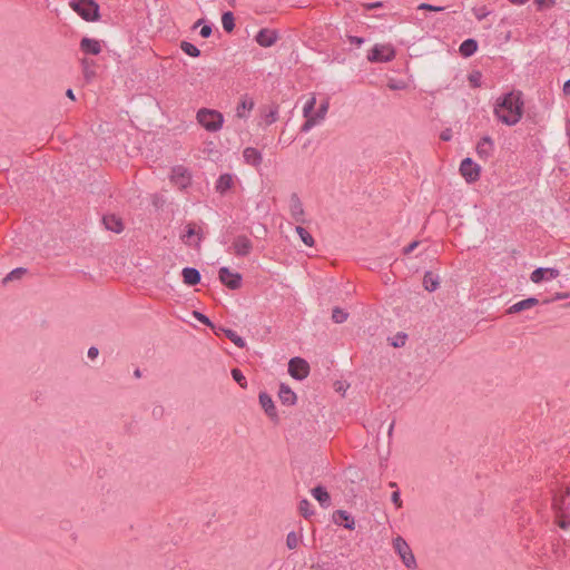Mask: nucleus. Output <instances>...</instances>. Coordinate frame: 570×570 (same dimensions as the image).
<instances>
[{
  "label": "nucleus",
  "instance_id": "nucleus-1",
  "mask_svg": "<svg viewBox=\"0 0 570 570\" xmlns=\"http://www.w3.org/2000/svg\"><path fill=\"white\" fill-rule=\"evenodd\" d=\"M523 95L519 90H512L497 99L494 105V115L502 124L507 126L517 125L523 115Z\"/></svg>",
  "mask_w": 570,
  "mask_h": 570
},
{
  "label": "nucleus",
  "instance_id": "nucleus-2",
  "mask_svg": "<svg viewBox=\"0 0 570 570\" xmlns=\"http://www.w3.org/2000/svg\"><path fill=\"white\" fill-rule=\"evenodd\" d=\"M552 508L557 524L563 529H570V488L559 495H554Z\"/></svg>",
  "mask_w": 570,
  "mask_h": 570
},
{
  "label": "nucleus",
  "instance_id": "nucleus-3",
  "mask_svg": "<svg viewBox=\"0 0 570 570\" xmlns=\"http://www.w3.org/2000/svg\"><path fill=\"white\" fill-rule=\"evenodd\" d=\"M198 124L209 132H216L223 128L224 116L220 111L208 108H200L197 111Z\"/></svg>",
  "mask_w": 570,
  "mask_h": 570
},
{
  "label": "nucleus",
  "instance_id": "nucleus-4",
  "mask_svg": "<svg viewBox=\"0 0 570 570\" xmlns=\"http://www.w3.org/2000/svg\"><path fill=\"white\" fill-rule=\"evenodd\" d=\"M70 7L86 21L99 19V6L95 0H71Z\"/></svg>",
  "mask_w": 570,
  "mask_h": 570
},
{
  "label": "nucleus",
  "instance_id": "nucleus-5",
  "mask_svg": "<svg viewBox=\"0 0 570 570\" xmlns=\"http://www.w3.org/2000/svg\"><path fill=\"white\" fill-rule=\"evenodd\" d=\"M205 237V233L196 223H187L185 226V232L180 235L181 242L187 246H193L195 248H200V243Z\"/></svg>",
  "mask_w": 570,
  "mask_h": 570
},
{
  "label": "nucleus",
  "instance_id": "nucleus-6",
  "mask_svg": "<svg viewBox=\"0 0 570 570\" xmlns=\"http://www.w3.org/2000/svg\"><path fill=\"white\" fill-rule=\"evenodd\" d=\"M395 58V50L392 45L376 43L370 50L367 60L370 62H390Z\"/></svg>",
  "mask_w": 570,
  "mask_h": 570
},
{
  "label": "nucleus",
  "instance_id": "nucleus-7",
  "mask_svg": "<svg viewBox=\"0 0 570 570\" xmlns=\"http://www.w3.org/2000/svg\"><path fill=\"white\" fill-rule=\"evenodd\" d=\"M393 548L406 568H416L415 557L410 546L402 537H396L393 539Z\"/></svg>",
  "mask_w": 570,
  "mask_h": 570
},
{
  "label": "nucleus",
  "instance_id": "nucleus-8",
  "mask_svg": "<svg viewBox=\"0 0 570 570\" xmlns=\"http://www.w3.org/2000/svg\"><path fill=\"white\" fill-rule=\"evenodd\" d=\"M288 373L293 379L302 381L307 377L309 365L304 358L293 357L288 363Z\"/></svg>",
  "mask_w": 570,
  "mask_h": 570
},
{
  "label": "nucleus",
  "instance_id": "nucleus-9",
  "mask_svg": "<svg viewBox=\"0 0 570 570\" xmlns=\"http://www.w3.org/2000/svg\"><path fill=\"white\" fill-rule=\"evenodd\" d=\"M460 173L471 184L480 178L481 168L471 158L466 157L460 164Z\"/></svg>",
  "mask_w": 570,
  "mask_h": 570
},
{
  "label": "nucleus",
  "instance_id": "nucleus-10",
  "mask_svg": "<svg viewBox=\"0 0 570 570\" xmlns=\"http://www.w3.org/2000/svg\"><path fill=\"white\" fill-rule=\"evenodd\" d=\"M328 108V100L322 101L316 112H314L313 117H311L309 120H305V122L302 125L301 131L308 132L312 128L320 125L325 119Z\"/></svg>",
  "mask_w": 570,
  "mask_h": 570
},
{
  "label": "nucleus",
  "instance_id": "nucleus-11",
  "mask_svg": "<svg viewBox=\"0 0 570 570\" xmlns=\"http://www.w3.org/2000/svg\"><path fill=\"white\" fill-rule=\"evenodd\" d=\"M289 214L294 222L298 224L306 223L304 206L297 194L291 195Z\"/></svg>",
  "mask_w": 570,
  "mask_h": 570
},
{
  "label": "nucleus",
  "instance_id": "nucleus-12",
  "mask_svg": "<svg viewBox=\"0 0 570 570\" xmlns=\"http://www.w3.org/2000/svg\"><path fill=\"white\" fill-rule=\"evenodd\" d=\"M219 281L230 289H237L242 285V275L232 272L228 267H220Z\"/></svg>",
  "mask_w": 570,
  "mask_h": 570
},
{
  "label": "nucleus",
  "instance_id": "nucleus-13",
  "mask_svg": "<svg viewBox=\"0 0 570 570\" xmlns=\"http://www.w3.org/2000/svg\"><path fill=\"white\" fill-rule=\"evenodd\" d=\"M232 249L236 256L245 257L252 253L253 243L247 236L239 235L234 238Z\"/></svg>",
  "mask_w": 570,
  "mask_h": 570
},
{
  "label": "nucleus",
  "instance_id": "nucleus-14",
  "mask_svg": "<svg viewBox=\"0 0 570 570\" xmlns=\"http://www.w3.org/2000/svg\"><path fill=\"white\" fill-rule=\"evenodd\" d=\"M170 179L180 189H184L187 186H189L190 180H191V175H190L189 170L187 168H185L184 166H175L171 169Z\"/></svg>",
  "mask_w": 570,
  "mask_h": 570
},
{
  "label": "nucleus",
  "instance_id": "nucleus-15",
  "mask_svg": "<svg viewBox=\"0 0 570 570\" xmlns=\"http://www.w3.org/2000/svg\"><path fill=\"white\" fill-rule=\"evenodd\" d=\"M560 275V272L559 269L557 268H551V267H548V268H544V267H538L535 268L531 275H530V281L532 283H540L542 281H551V279H556L558 276Z\"/></svg>",
  "mask_w": 570,
  "mask_h": 570
},
{
  "label": "nucleus",
  "instance_id": "nucleus-16",
  "mask_svg": "<svg viewBox=\"0 0 570 570\" xmlns=\"http://www.w3.org/2000/svg\"><path fill=\"white\" fill-rule=\"evenodd\" d=\"M277 39L278 33L275 30L266 28L261 29L255 37L256 42L264 48L272 47L273 45H275Z\"/></svg>",
  "mask_w": 570,
  "mask_h": 570
},
{
  "label": "nucleus",
  "instance_id": "nucleus-17",
  "mask_svg": "<svg viewBox=\"0 0 570 570\" xmlns=\"http://www.w3.org/2000/svg\"><path fill=\"white\" fill-rule=\"evenodd\" d=\"M494 151V142L491 137L484 136L476 145V155L481 159H489Z\"/></svg>",
  "mask_w": 570,
  "mask_h": 570
},
{
  "label": "nucleus",
  "instance_id": "nucleus-18",
  "mask_svg": "<svg viewBox=\"0 0 570 570\" xmlns=\"http://www.w3.org/2000/svg\"><path fill=\"white\" fill-rule=\"evenodd\" d=\"M244 161L253 167H259L263 161L262 153L254 147H246L243 150Z\"/></svg>",
  "mask_w": 570,
  "mask_h": 570
},
{
  "label": "nucleus",
  "instance_id": "nucleus-19",
  "mask_svg": "<svg viewBox=\"0 0 570 570\" xmlns=\"http://www.w3.org/2000/svg\"><path fill=\"white\" fill-rule=\"evenodd\" d=\"M333 521L336 524H343L345 529L354 530L355 529V520L354 518L345 510H336L333 513Z\"/></svg>",
  "mask_w": 570,
  "mask_h": 570
},
{
  "label": "nucleus",
  "instance_id": "nucleus-20",
  "mask_svg": "<svg viewBox=\"0 0 570 570\" xmlns=\"http://www.w3.org/2000/svg\"><path fill=\"white\" fill-rule=\"evenodd\" d=\"M80 49L85 53L97 56L101 52L102 48L100 41L85 37L80 41Z\"/></svg>",
  "mask_w": 570,
  "mask_h": 570
},
{
  "label": "nucleus",
  "instance_id": "nucleus-21",
  "mask_svg": "<svg viewBox=\"0 0 570 570\" xmlns=\"http://www.w3.org/2000/svg\"><path fill=\"white\" fill-rule=\"evenodd\" d=\"M102 224L106 229L111 230L114 233H121L124 230L122 220L116 215H105L102 217Z\"/></svg>",
  "mask_w": 570,
  "mask_h": 570
},
{
  "label": "nucleus",
  "instance_id": "nucleus-22",
  "mask_svg": "<svg viewBox=\"0 0 570 570\" xmlns=\"http://www.w3.org/2000/svg\"><path fill=\"white\" fill-rule=\"evenodd\" d=\"M278 397L284 405H294L297 400L293 390L284 383L279 385Z\"/></svg>",
  "mask_w": 570,
  "mask_h": 570
},
{
  "label": "nucleus",
  "instance_id": "nucleus-23",
  "mask_svg": "<svg viewBox=\"0 0 570 570\" xmlns=\"http://www.w3.org/2000/svg\"><path fill=\"white\" fill-rule=\"evenodd\" d=\"M259 404L264 409L265 413L272 417H277L276 407L274 405L273 399L266 392L259 393Z\"/></svg>",
  "mask_w": 570,
  "mask_h": 570
},
{
  "label": "nucleus",
  "instance_id": "nucleus-24",
  "mask_svg": "<svg viewBox=\"0 0 570 570\" xmlns=\"http://www.w3.org/2000/svg\"><path fill=\"white\" fill-rule=\"evenodd\" d=\"M183 279L186 285L194 286L200 282V273L197 268L185 267L181 271Z\"/></svg>",
  "mask_w": 570,
  "mask_h": 570
},
{
  "label": "nucleus",
  "instance_id": "nucleus-25",
  "mask_svg": "<svg viewBox=\"0 0 570 570\" xmlns=\"http://www.w3.org/2000/svg\"><path fill=\"white\" fill-rule=\"evenodd\" d=\"M312 495L314 497L315 500H317L320 502V504L323 508H328L331 505V497L324 487H322V485L315 487L312 490Z\"/></svg>",
  "mask_w": 570,
  "mask_h": 570
},
{
  "label": "nucleus",
  "instance_id": "nucleus-26",
  "mask_svg": "<svg viewBox=\"0 0 570 570\" xmlns=\"http://www.w3.org/2000/svg\"><path fill=\"white\" fill-rule=\"evenodd\" d=\"M233 184V176L230 174H223L216 180L215 189L223 195L232 188Z\"/></svg>",
  "mask_w": 570,
  "mask_h": 570
},
{
  "label": "nucleus",
  "instance_id": "nucleus-27",
  "mask_svg": "<svg viewBox=\"0 0 570 570\" xmlns=\"http://www.w3.org/2000/svg\"><path fill=\"white\" fill-rule=\"evenodd\" d=\"M539 301L534 297H529L527 299L520 301L518 303H514L512 306L509 307L508 313L514 314L522 312L524 309L531 308L535 305H538Z\"/></svg>",
  "mask_w": 570,
  "mask_h": 570
},
{
  "label": "nucleus",
  "instance_id": "nucleus-28",
  "mask_svg": "<svg viewBox=\"0 0 570 570\" xmlns=\"http://www.w3.org/2000/svg\"><path fill=\"white\" fill-rule=\"evenodd\" d=\"M254 108V101L250 98L243 97L236 108V116L242 119L247 118V112Z\"/></svg>",
  "mask_w": 570,
  "mask_h": 570
},
{
  "label": "nucleus",
  "instance_id": "nucleus-29",
  "mask_svg": "<svg viewBox=\"0 0 570 570\" xmlns=\"http://www.w3.org/2000/svg\"><path fill=\"white\" fill-rule=\"evenodd\" d=\"M478 50V42L474 39L464 40L459 48L460 53L463 57H471Z\"/></svg>",
  "mask_w": 570,
  "mask_h": 570
},
{
  "label": "nucleus",
  "instance_id": "nucleus-30",
  "mask_svg": "<svg viewBox=\"0 0 570 570\" xmlns=\"http://www.w3.org/2000/svg\"><path fill=\"white\" fill-rule=\"evenodd\" d=\"M423 286L429 292H434L439 287V278L432 272H426L423 277Z\"/></svg>",
  "mask_w": 570,
  "mask_h": 570
},
{
  "label": "nucleus",
  "instance_id": "nucleus-31",
  "mask_svg": "<svg viewBox=\"0 0 570 570\" xmlns=\"http://www.w3.org/2000/svg\"><path fill=\"white\" fill-rule=\"evenodd\" d=\"M315 106H316V97L313 95L311 96L306 102L304 104V107H303V117L305 118V120H309L311 117H313L314 115V109H315Z\"/></svg>",
  "mask_w": 570,
  "mask_h": 570
},
{
  "label": "nucleus",
  "instance_id": "nucleus-32",
  "mask_svg": "<svg viewBox=\"0 0 570 570\" xmlns=\"http://www.w3.org/2000/svg\"><path fill=\"white\" fill-rule=\"evenodd\" d=\"M295 232L297 233V235L299 236L301 240L308 247H312L314 246V238L313 236L308 233L307 229H305L303 226L298 225L296 226L295 228Z\"/></svg>",
  "mask_w": 570,
  "mask_h": 570
},
{
  "label": "nucleus",
  "instance_id": "nucleus-33",
  "mask_svg": "<svg viewBox=\"0 0 570 570\" xmlns=\"http://www.w3.org/2000/svg\"><path fill=\"white\" fill-rule=\"evenodd\" d=\"M224 334L238 347L243 348L246 346L245 340L239 336L235 331L230 328H223Z\"/></svg>",
  "mask_w": 570,
  "mask_h": 570
},
{
  "label": "nucleus",
  "instance_id": "nucleus-34",
  "mask_svg": "<svg viewBox=\"0 0 570 570\" xmlns=\"http://www.w3.org/2000/svg\"><path fill=\"white\" fill-rule=\"evenodd\" d=\"M222 24L226 32H232L235 28V18L233 12L226 11L222 16Z\"/></svg>",
  "mask_w": 570,
  "mask_h": 570
},
{
  "label": "nucleus",
  "instance_id": "nucleus-35",
  "mask_svg": "<svg viewBox=\"0 0 570 570\" xmlns=\"http://www.w3.org/2000/svg\"><path fill=\"white\" fill-rule=\"evenodd\" d=\"M180 49L190 57L196 58L200 56V50L188 41H181Z\"/></svg>",
  "mask_w": 570,
  "mask_h": 570
},
{
  "label": "nucleus",
  "instance_id": "nucleus-36",
  "mask_svg": "<svg viewBox=\"0 0 570 570\" xmlns=\"http://www.w3.org/2000/svg\"><path fill=\"white\" fill-rule=\"evenodd\" d=\"M347 317H348V313H346L342 308H340V307L333 308L332 320L334 321V323L342 324L347 320Z\"/></svg>",
  "mask_w": 570,
  "mask_h": 570
},
{
  "label": "nucleus",
  "instance_id": "nucleus-37",
  "mask_svg": "<svg viewBox=\"0 0 570 570\" xmlns=\"http://www.w3.org/2000/svg\"><path fill=\"white\" fill-rule=\"evenodd\" d=\"M298 509H299L301 514L304 518H308L314 513V511L312 509V504L307 499L301 500Z\"/></svg>",
  "mask_w": 570,
  "mask_h": 570
},
{
  "label": "nucleus",
  "instance_id": "nucleus-38",
  "mask_svg": "<svg viewBox=\"0 0 570 570\" xmlns=\"http://www.w3.org/2000/svg\"><path fill=\"white\" fill-rule=\"evenodd\" d=\"M232 376L238 383V385L240 387H243V389L247 387V380L239 368H233Z\"/></svg>",
  "mask_w": 570,
  "mask_h": 570
},
{
  "label": "nucleus",
  "instance_id": "nucleus-39",
  "mask_svg": "<svg viewBox=\"0 0 570 570\" xmlns=\"http://www.w3.org/2000/svg\"><path fill=\"white\" fill-rule=\"evenodd\" d=\"M299 543V537L296 532L291 531L286 537V546L289 550L296 549Z\"/></svg>",
  "mask_w": 570,
  "mask_h": 570
},
{
  "label": "nucleus",
  "instance_id": "nucleus-40",
  "mask_svg": "<svg viewBox=\"0 0 570 570\" xmlns=\"http://www.w3.org/2000/svg\"><path fill=\"white\" fill-rule=\"evenodd\" d=\"M26 273V269L24 268H14L13 271H11L4 278H3V283H8L9 281H13V279H18L20 278L23 274Z\"/></svg>",
  "mask_w": 570,
  "mask_h": 570
},
{
  "label": "nucleus",
  "instance_id": "nucleus-41",
  "mask_svg": "<svg viewBox=\"0 0 570 570\" xmlns=\"http://www.w3.org/2000/svg\"><path fill=\"white\" fill-rule=\"evenodd\" d=\"M193 315L200 323H203V324H205L207 326H213V323L210 322V320L206 315H204L203 313H200L198 311H194Z\"/></svg>",
  "mask_w": 570,
  "mask_h": 570
},
{
  "label": "nucleus",
  "instance_id": "nucleus-42",
  "mask_svg": "<svg viewBox=\"0 0 570 570\" xmlns=\"http://www.w3.org/2000/svg\"><path fill=\"white\" fill-rule=\"evenodd\" d=\"M419 10H429V11H435V12H440V11H443L444 8L443 7H439V6H433V4H430V3H421L419 4L417 7Z\"/></svg>",
  "mask_w": 570,
  "mask_h": 570
},
{
  "label": "nucleus",
  "instance_id": "nucleus-43",
  "mask_svg": "<svg viewBox=\"0 0 570 570\" xmlns=\"http://www.w3.org/2000/svg\"><path fill=\"white\" fill-rule=\"evenodd\" d=\"M406 337H407V336H406V334H404V333H399V334L395 336L394 341L391 343V344H392V346H394V347H401V346H403V345L405 344Z\"/></svg>",
  "mask_w": 570,
  "mask_h": 570
},
{
  "label": "nucleus",
  "instance_id": "nucleus-44",
  "mask_svg": "<svg viewBox=\"0 0 570 570\" xmlns=\"http://www.w3.org/2000/svg\"><path fill=\"white\" fill-rule=\"evenodd\" d=\"M534 3L539 10H542L544 8L553 7L556 4V0H534Z\"/></svg>",
  "mask_w": 570,
  "mask_h": 570
},
{
  "label": "nucleus",
  "instance_id": "nucleus-45",
  "mask_svg": "<svg viewBox=\"0 0 570 570\" xmlns=\"http://www.w3.org/2000/svg\"><path fill=\"white\" fill-rule=\"evenodd\" d=\"M490 14V12L487 10L485 7L476 8L474 9V16L475 18L481 21L484 18H487Z\"/></svg>",
  "mask_w": 570,
  "mask_h": 570
},
{
  "label": "nucleus",
  "instance_id": "nucleus-46",
  "mask_svg": "<svg viewBox=\"0 0 570 570\" xmlns=\"http://www.w3.org/2000/svg\"><path fill=\"white\" fill-rule=\"evenodd\" d=\"M277 118H278V109L274 108L267 114L266 121L268 125H272L277 120Z\"/></svg>",
  "mask_w": 570,
  "mask_h": 570
},
{
  "label": "nucleus",
  "instance_id": "nucleus-47",
  "mask_svg": "<svg viewBox=\"0 0 570 570\" xmlns=\"http://www.w3.org/2000/svg\"><path fill=\"white\" fill-rule=\"evenodd\" d=\"M391 500L396 505V508H401L402 507V500H401V494H400L399 490H396V491H394L392 493Z\"/></svg>",
  "mask_w": 570,
  "mask_h": 570
},
{
  "label": "nucleus",
  "instance_id": "nucleus-48",
  "mask_svg": "<svg viewBox=\"0 0 570 570\" xmlns=\"http://www.w3.org/2000/svg\"><path fill=\"white\" fill-rule=\"evenodd\" d=\"M347 39L352 45H355L357 47H361L365 42L364 38L356 36H348Z\"/></svg>",
  "mask_w": 570,
  "mask_h": 570
},
{
  "label": "nucleus",
  "instance_id": "nucleus-49",
  "mask_svg": "<svg viewBox=\"0 0 570 570\" xmlns=\"http://www.w3.org/2000/svg\"><path fill=\"white\" fill-rule=\"evenodd\" d=\"M212 31H213V30H212V27H210L209 24H204V26L202 27V29H200V32H199V33H200V36H202L203 38H208V37H210Z\"/></svg>",
  "mask_w": 570,
  "mask_h": 570
},
{
  "label": "nucleus",
  "instance_id": "nucleus-50",
  "mask_svg": "<svg viewBox=\"0 0 570 570\" xmlns=\"http://www.w3.org/2000/svg\"><path fill=\"white\" fill-rule=\"evenodd\" d=\"M480 78L481 75L478 72L475 75H470L469 80L474 87H478L480 86Z\"/></svg>",
  "mask_w": 570,
  "mask_h": 570
},
{
  "label": "nucleus",
  "instance_id": "nucleus-51",
  "mask_svg": "<svg viewBox=\"0 0 570 570\" xmlns=\"http://www.w3.org/2000/svg\"><path fill=\"white\" fill-rule=\"evenodd\" d=\"M419 246V242L417 240H414L412 243H410L406 247H404L403 252L404 254H410L412 253L416 247Z\"/></svg>",
  "mask_w": 570,
  "mask_h": 570
},
{
  "label": "nucleus",
  "instance_id": "nucleus-52",
  "mask_svg": "<svg viewBox=\"0 0 570 570\" xmlns=\"http://www.w3.org/2000/svg\"><path fill=\"white\" fill-rule=\"evenodd\" d=\"M82 67H83V72H85V76L86 78H90L92 72L89 71V68H88V60L87 59H83L82 60Z\"/></svg>",
  "mask_w": 570,
  "mask_h": 570
},
{
  "label": "nucleus",
  "instance_id": "nucleus-53",
  "mask_svg": "<svg viewBox=\"0 0 570 570\" xmlns=\"http://www.w3.org/2000/svg\"><path fill=\"white\" fill-rule=\"evenodd\" d=\"M98 353H99L98 348H97V347H95V346H91V347H89V350H88V357H89V358H95V357H97V356H98Z\"/></svg>",
  "mask_w": 570,
  "mask_h": 570
},
{
  "label": "nucleus",
  "instance_id": "nucleus-54",
  "mask_svg": "<svg viewBox=\"0 0 570 570\" xmlns=\"http://www.w3.org/2000/svg\"><path fill=\"white\" fill-rule=\"evenodd\" d=\"M566 136L570 140V118L566 119V127H564Z\"/></svg>",
  "mask_w": 570,
  "mask_h": 570
},
{
  "label": "nucleus",
  "instance_id": "nucleus-55",
  "mask_svg": "<svg viewBox=\"0 0 570 570\" xmlns=\"http://www.w3.org/2000/svg\"><path fill=\"white\" fill-rule=\"evenodd\" d=\"M365 7H366V9L372 10V9L382 7V3L381 2H373V3L365 4Z\"/></svg>",
  "mask_w": 570,
  "mask_h": 570
},
{
  "label": "nucleus",
  "instance_id": "nucleus-56",
  "mask_svg": "<svg viewBox=\"0 0 570 570\" xmlns=\"http://www.w3.org/2000/svg\"><path fill=\"white\" fill-rule=\"evenodd\" d=\"M563 92L564 95H570V79L564 82Z\"/></svg>",
  "mask_w": 570,
  "mask_h": 570
},
{
  "label": "nucleus",
  "instance_id": "nucleus-57",
  "mask_svg": "<svg viewBox=\"0 0 570 570\" xmlns=\"http://www.w3.org/2000/svg\"><path fill=\"white\" fill-rule=\"evenodd\" d=\"M389 88L392 90H397V89H402L403 86L397 85V83H389Z\"/></svg>",
  "mask_w": 570,
  "mask_h": 570
},
{
  "label": "nucleus",
  "instance_id": "nucleus-58",
  "mask_svg": "<svg viewBox=\"0 0 570 570\" xmlns=\"http://www.w3.org/2000/svg\"><path fill=\"white\" fill-rule=\"evenodd\" d=\"M66 95H67V97H68V98H70L71 100H75V94H73L72 89H68V90L66 91Z\"/></svg>",
  "mask_w": 570,
  "mask_h": 570
},
{
  "label": "nucleus",
  "instance_id": "nucleus-59",
  "mask_svg": "<svg viewBox=\"0 0 570 570\" xmlns=\"http://www.w3.org/2000/svg\"><path fill=\"white\" fill-rule=\"evenodd\" d=\"M568 297V294L567 293H558L556 295V299H563V298H567Z\"/></svg>",
  "mask_w": 570,
  "mask_h": 570
},
{
  "label": "nucleus",
  "instance_id": "nucleus-60",
  "mask_svg": "<svg viewBox=\"0 0 570 570\" xmlns=\"http://www.w3.org/2000/svg\"><path fill=\"white\" fill-rule=\"evenodd\" d=\"M393 430H394V422H392V423L390 424L389 430H387V434H389V436H390V438H391V436H392V434H393Z\"/></svg>",
  "mask_w": 570,
  "mask_h": 570
},
{
  "label": "nucleus",
  "instance_id": "nucleus-61",
  "mask_svg": "<svg viewBox=\"0 0 570 570\" xmlns=\"http://www.w3.org/2000/svg\"><path fill=\"white\" fill-rule=\"evenodd\" d=\"M203 23H204V19H199V20H197V21L194 23L193 28H194V29H196V28H198L199 26H202Z\"/></svg>",
  "mask_w": 570,
  "mask_h": 570
},
{
  "label": "nucleus",
  "instance_id": "nucleus-62",
  "mask_svg": "<svg viewBox=\"0 0 570 570\" xmlns=\"http://www.w3.org/2000/svg\"><path fill=\"white\" fill-rule=\"evenodd\" d=\"M450 137H451V136H450V134H445V132H443V134L441 135V138H442L443 140H449V139H450Z\"/></svg>",
  "mask_w": 570,
  "mask_h": 570
},
{
  "label": "nucleus",
  "instance_id": "nucleus-63",
  "mask_svg": "<svg viewBox=\"0 0 570 570\" xmlns=\"http://www.w3.org/2000/svg\"><path fill=\"white\" fill-rule=\"evenodd\" d=\"M135 376L139 377L140 376V371L139 370H136L135 371Z\"/></svg>",
  "mask_w": 570,
  "mask_h": 570
},
{
  "label": "nucleus",
  "instance_id": "nucleus-64",
  "mask_svg": "<svg viewBox=\"0 0 570 570\" xmlns=\"http://www.w3.org/2000/svg\"><path fill=\"white\" fill-rule=\"evenodd\" d=\"M568 305L570 306V303Z\"/></svg>",
  "mask_w": 570,
  "mask_h": 570
}]
</instances>
